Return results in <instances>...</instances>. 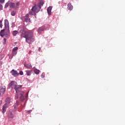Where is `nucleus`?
Instances as JSON below:
<instances>
[{
  "instance_id": "25",
  "label": "nucleus",
  "mask_w": 125,
  "mask_h": 125,
  "mask_svg": "<svg viewBox=\"0 0 125 125\" xmlns=\"http://www.w3.org/2000/svg\"><path fill=\"white\" fill-rule=\"evenodd\" d=\"M16 14V11H12L11 13V15L12 16H15Z\"/></svg>"
},
{
  "instance_id": "21",
  "label": "nucleus",
  "mask_w": 125,
  "mask_h": 125,
  "mask_svg": "<svg viewBox=\"0 0 125 125\" xmlns=\"http://www.w3.org/2000/svg\"><path fill=\"white\" fill-rule=\"evenodd\" d=\"M44 2L43 1H40V3H39V8H41Z\"/></svg>"
},
{
  "instance_id": "37",
  "label": "nucleus",
  "mask_w": 125,
  "mask_h": 125,
  "mask_svg": "<svg viewBox=\"0 0 125 125\" xmlns=\"http://www.w3.org/2000/svg\"><path fill=\"white\" fill-rule=\"evenodd\" d=\"M3 41H4V42H6V39H3Z\"/></svg>"
},
{
  "instance_id": "3",
  "label": "nucleus",
  "mask_w": 125,
  "mask_h": 125,
  "mask_svg": "<svg viewBox=\"0 0 125 125\" xmlns=\"http://www.w3.org/2000/svg\"><path fill=\"white\" fill-rule=\"evenodd\" d=\"M10 34V30H9V32L7 29H2L1 32H0V36L3 37L4 36H9Z\"/></svg>"
},
{
  "instance_id": "26",
  "label": "nucleus",
  "mask_w": 125,
  "mask_h": 125,
  "mask_svg": "<svg viewBox=\"0 0 125 125\" xmlns=\"http://www.w3.org/2000/svg\"><path fill=\"white\" fill-rule=\"evenodd\" d=\"M2 20H0V28H2Z\"/></svg>"
},
{
  "instance_id": "15",
  "label": "nucleus",
  "mask_w": 125,
  "mask_h": 125,
  "mask_svg": "<svg viewBox=\"0 0 125 125\" xmlns=\"http://www.w3.org/2000/svg\"><path fill=\"white\" fill-rule=\"evenodd\" d=\"M67 6H68L67 8L69 10H72L73 6L71 5L70 3H68Z\"/></svg>"
},
{
  "instance_id": "34",
  "label": "nucleus",
  "mask_w": 125,
  "mask_h": 125,
  "mask_svg": "<svg viewBox=\"0 0 125 125\" xmlns=\"http://www.w3.org/2000/svg\"><path fill=\"white\" fill-rule=\"evenodd\" d=\"M45 77V76L43 74L41 75V78H44Z\"/></svg>"
},
{
  "instance_id": "27",
  "label": "nucleus",
  "mask_w": 125,
  "mask_h": 125,
  "mask_svg": "<svg viewBox=\"0 0 125 125\" xmlns=\"http://www.w3.org/2000/svg\"><path fill=\"white\" fill-rule=\"evenodd\" d=\"M19 94H20V92H19V93H17V94H16L15 98H16V99H19Z\"/></svg>"
},
{
  "instance_id": "14",
  "label": "nucleus",
  "mask_w": 125,
  "mask_h": 125,
  "mask_svg": "<svg viewBox=\"0 0 125 125\" xmlns=\"http://www.w3.org/2000/svg\"><path fill=\"white\" fill-rule=\"evenodd\" d=\"M11 103V99L9 97H7L5 100V103L9 104Z\"/></svg>"
},
{
  "instance_id": "39",
  "label": "nucleus",
  "mask_w": 125,
  "mask_h": 125,
  "mask_svg": "<svg viewBox=\"0 0 125 125\" xmlns=\"http://www.w3.org/2000/svg\"><path fill=\"white\" fill-rule=\"evenodd\" d=\"M31 51H30L29 52V54H31Z\"/></svg>"
},
{
  "instance_id": "17",
  "label": "nucleus",
  "mask_w": 125,
  "mask_h": 125,
  "mask_svg": "<svg viewBox=\"0 0 125 125\" xmlns=\"http://www.w3.org/2000/svg\"><path fill=\"white\" fill-rule=\"evenodd\" d=\"M8 116L10 118H14V115L13 114V113L11 112H10L8 114Z\"/></svg>"
},
{
  "instance_id": "18",
  "label": "nucleus",
  "mask_w": 125,
  "mask_h": 125,
  "mask_svg": "<svg viewBox=\"0 0 125 125\" xmlns=\"http://www.w3.org/2000/svg\"><path fill=\"white\" fill-rule=\"evenodd\" d=\"M32 72V70H27L26 71V73L27 76H30L31 75V73Z\"/></svg>"
},
{
  "instance_id": "19",
  "label": "nucleus",
  "mask_w": 125,
  "mask_h": 125,
  "mask_svg": "<svg viewBox=\"0 0 125 125\" xmlns=\"http://www.w3.org/2000/svg\"><path fill=\"white\" fill-rule=\"evenodd\" d=\"M20 5V2H18L15 4V9H17V8H18L19 7V6Z\"/></svg>"
},
{
  "instance_id": "12",
  "label": "nucleus",
  "mask_w": 125,
  "mask_h": 125,
  "mask_svg": "<svg viewBox=\"0 0 125 125\" xmlns=\"http://www.w3.org/2000/svg\"><path fill=\"white\" fill-rule=\"evenodd\" d=\"M16 4L14 2H10V8H15L16 9L15 7Z\"/></svg>"
},
{
  "instance_id": "40",
  "label": "nucleus",
  "mask_w": 125,
  "mask_h": 125,
  "mask_svg": "<svg viewBox=\"0 0 125 125\" xmlns=\"http://www.w3.org/2000/svg\"><path fill=\"white\" fill-rule=\"evenodd\" d=\"M46 26H49V25H47Z\"/></svg>"
},
{
  "instance_id": "24",
  "label": "nucleus",
  "mask_w": 125,
  "mask_h": 125,
  "mask_svg": "<svg viewBox=\"0 0 125 125\" xmlns=\"http://www.w3.org/2000/svg\"><path fill=\"white\" fill-rule=\"evenodd\" d=\"M10 2H7L5 4V6L4 8H7V7H8V6H10Z\"/></svg>"
},
{
  "instance_id": "8",
  "label": "nucleus",
  "mask_w": 125,
  "mask_h": 125,
  "mask_svg": "<svg viewBox=\"0 0 125 125\" xmlns=\"http://www.w3.org/2000/svg\"><path fill=\"white\" fill-rule=\"evenodd\" d=\"M52 9V6H49L47 8V12L48 15H51L52 14V12H51Z\"/></svg>"
},
{
  "instance_id": "36",
  "label": "nucleus",
  "mask_w": 125,
  "mask_h": 125,
  "mask_svg": "<svg viewBox=\"0 0 125 125\" xmlns=\"http://www.w3.org/2000/svg\"><path fill=\"white\" fill-rule=\"evenodd\" d=\"M31 111H30V110H29L27 111L28 114H30L31 113Z\"/></svg>"
},
{
  "instance_id": "41",
  "label": "nucleus",
  "mask_w": 125,
  "mask_h": 125,
  "mask_svg": "<svg viewBox=\"0 0 125 125\" xmlns=\"http://www.w3.org/2000/svg\"><path fill=\"white\" fill-rule=\"evenodd\" d=\"M16 108V106H15V108Z\"/></svg>"
},
{
  "instance_id": "30",
  "label": "nucleus",
  "mask_w": 125,
  "mask_h": 125,
  "mask_svg": "<svg viewBox=\"0 0 125 125\" xmlns=\"http://www.w3.org/2000/svg\"><path fill=\"white\" fill-rule=\"evenodd\" d=\"M19 105V101H17L16 103V105L17 106H18Z\"/></svg>"
},
{
  "instance_id": "33",
  "label": "nucleus",
  "mask_w": 125,
  "mask_h": 125,
  "mask_svg": "<svg viewBox=\"0 0 125 125\" xmlns=\"http://www.w3.org/2000/svg\"><path fill=\"white\" fill-rule=\"evenodd\" d=\"M4 1H5V0H0V2L3 3L4 2Z\"/></svg>"
},
{
  "instance_id": "32",
  "label": "nucleus",
  "mask_w": 125,
  "mask_h": 125,
  "mask_svg": "<svg viewBox=\"0 0 125 125\" xmlns=\"http://www.w3.org/2000/svg\"><path fill=\"white\" fill-rule=\"evenodd\" d=\"M29 14L31 15H33V13L32 11H30L29 12Z\"/></svg>"
},
{
  "instance_id": "22",
  "label": "nucleus",
  "mask_w": 125,
  "mask_h": 125,
  "mask_svg": "<svg viewBox=\"0 0 125 125\" xmlns=\"http://www.w3.org/2000/svg\"><path fill=\"white\" fill-rule=\"evenodd\" d=\"M34 72L37 75H39V73H40V70H38L37 69V68H36L35 70H34Z\"/></svg>"
},
{
  "instance_id": "11",
  "label": "nucleus",
  "mask_w": 125,
  "mask_h": 125,
  "mask_svg": "<svg viewBox=\"0 0 125 125\" xmlns=\"http://www.w3.org/2000/svg\"><path fill=\"white\" fill-rule=\"evenodd\" d=\"M24 21L26 22H30V19L29 18V15L28 14H26L25 15V16L24 17Z\"/></svg>"
},
{
  "instance_id": "2",
  "label": "nucleus",
  "mask_w": 125,
  "mask_h": 125,
  "mask_svg": "<svg viewBox=\"0 0 125 125\" xmlns=\"http://www.w3.org/2000/svg\"><path fill=\"white\" fill-rule=\"evenodd\" d=\"M22 85H18V83L15 81H11L8 84V88H14L16 93L19 92V88H21Z\"/></svg>"
},
{
  "instance_id": "5",
  "label": "nucleus",
  "mask_w": 125,
  "mask_h": 125,
  "mask_svg": "<svg viewBox=\"0 0 125 125\" xmlns=\"http://www.w3.org/2000/svg\"><path fill=\"white\" fill-rule=\"evenodd\" d=\"M5 86H0V96H2L5 92Z\"/></svg>"
},
{
  "instance_id": "29",
  "label": "nucleus",
  "mask_w": 125,
  "mask_h": 125,
  "mask_svg": "<svg viewBox=\"0 0 125 125\" xmlns=\"http://www.w3.org/2000/svg\"><path fill=\"white\" fill-rule=\"evenodd\" d=\"M4 57V55H1V56H0V60H1Z\"/></svg>"
},
{
  "instance_id": "4",
  "label": "nucleus",
  "mask_w": 125,
  "mask_h": 125,
  "mask_svg": "<svg viewBox=\"0 0 125 125\" xmlns=\"http://www.w3.org/2000/svg\"><path fill=\"white\" fill-rule=\"evenodd\" d=\"M4 28L5 30H7L8 32H9V30H10L9 22L7 19L4 20Z\"/></svg>"
},
{
  "instance_id": "23",
  "label": "nucleus",
  "mask_w": 125,
  "mask_h": 125,
  "mask_svg": "<svg viewBox=\"0 0 125 125\" xmlns=\"http://www.w3.org/2000/svg\"><path fill=\"white\" fill-rule=\"evenodd\" d=\"M37 9V8L36 6H34V7H33V8H32V11L35 12L36 11Z\"/></svg>"
},
{
  "instance_id": "31",
  "label": "nucleus",
  "mask_w": 125,
  "mask_h": 125,
  "mask_svg": "<svg viewBox=\"0 0 125 125\" xmlns=\"http://www.w3.org/2000/svg\"><path fill=\"white\" fill-rule=\"evenodd\" d=\"M20 75H23V72H22V71H20V73H19Z\"/></svg>"
},
{
  "instance_id": "28",
  "label": "nucleus",
  "mask_w": 125,
  "mask_h": 125,
  "mask_svg": "<svg viewBox=\"0 0 125 125\" xmlns=\"http://www.w3.org/2000/svg\"><path fill=\"white\" fill-rule=\"evenodd\" d=\"M13 57H14V55H13L12 54H11V55H9V58L10 59H12L13 58Z\"/></svg>"
},
{
  "instance_id": "7",
  "label": "nucleus",
  "mask_w": 125,
  "mask_h": 125,
  "mask_svg": "<svg viewBox=\"0 0 125 125\" xmlns=\"http://www.w3.org/2000/svg\"><path fill=\"white\" fill-rule=\"evenodd\" d=\"M11 73L12 75L14 76V77H18L19 76V73H18L17 71H15L14 70H12L11 71Z\"/></svg>"
},
{
  "instance_id": "20",
  "label": "nucleus",
  "mask_w": 125,
  "mask_h": 125,
  "mask_svg": "<svg viewBox=\"0 0 125 125\" xmlns=\"http://www.w3.org/2000/svg\"><path fill=\"white\" fill-rule=\"evenodd\" d=\"M18 31H13L12 35L13 36H16V35L18 34Z\"/></svg>"
},
{
  "instance_id": "38",
  "label": "nucleus",
  "mask_w": 125,
  "mask_h": 125,
  "mask_svg": "<svg viewBox=\"0 0 125 125\" xmlns=\"http://www.w3.org/2000/svg\"><path fill=\"white\" fill-rule=\"evenodd\" d=\"M38 51H41V48H38Z\"/></svg>"
},
{
  "instance_id": "6",
  "label": "nucleus",
  "mask_w": 125,
  "mask_h": 125,
  "mask_svg": "<svg viewBox=\"0 0 125 125\" xmlns=\"http://www.w3.org/2000/svg\"><path fill=\"white\" fill-rule=\"evenodd\" d=\"M20 93V95H21L20 98L21 101H22L23 100H24V96L23 95L24 93V92L23 91H21L20 90H19V92H16V93Z\"/></svg>"
},
{
  "instance_id": "35",
  "label": "nucleus",
  "mask_w": 125,
  "mask_h": 125,
  "mask_svg": "<svg viewBox=\"0 0 125 125\" xmlns=\"http://www.w3.org/2000/svg\"><path fill=\"white\" fill-rule=\"evenodd\" d=\"M17 44V42H15L14 44V45L13 46H16V45Z\"/></svg>"
},
{
  "instance_id": "10",
  "label": "nucleus",
  "mask_w": 125,
  "mask_h": 125,
  "mask_svg": "<svg viewBox=\"0 0 125 125\" xmlns=\"http://www.w3.org/2000/svg\"><path fill=\"white\" fill-rule=\"evenodd\" d=\"M8 107V104L5 103L3 105V108L2 109V112L4 113L5 112V109L6 108Z\"/></svg>"
},
{
  "instance_id": "13",
  "label": "nucleus",
  "mask_w": 125,
  "mask_h": 125,
  "mask_svg": "<svg viewBox=\"0 0 125 125\" xmlns=\"http://www.w3.org/2000/svg\"><path fill=\"white\" fill-rule=\"evenodd\" d=\"M24 66L27 69H31L32 68L31 63L24 64Z\"/></svg>"
},
{
  "instance_id": "1",
  "label": "nucleus",
  "mask_w": 125,
  "mask_h": 125,
  "mask_svg": "<svg viewBox=\"0 0 125 125\" xmlns=\"http://www.w3.org/2000/svg\"><path fill=\"white\" fill-rule=\"evenodd\" d=\"M20 32L21 33V37L26 38V42L27 43H31L35 41L33 33L32 32L28 33L26 32L24 26L21 27Z\"/></svg>"
},
{
  "instance_id": "16",
  "label": "nucleus",
  "mask_w": 125,
  "mask_h": 125,
  "mask_svg": "<svg viewBox=\"0 0 125 125\" xmlns=\"http://www.w3.org/2000/svg\"><path fill=\"white\" fill-rule=\"evenodd\" d=\"M43 31L44 28H43V27H39V28H38V33H41Z\"/></svg>"
},
{
  "instance_id": "9",
  "label": "nucleus",
  "mask_w": 125,
  "mask_h": 125,
  "mask_svg": "<svg viewBox=\"0 0 125 125\" xmlns=\"http://www.w3.org/2000/svg\"><path fill=\"white\" fill-rule=\"evenodd\" d=\"M18 49V47H15L13 49V51H12V55L13 56H16L17 54V50Z\"/></svg>"
}]
</instances>
